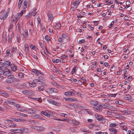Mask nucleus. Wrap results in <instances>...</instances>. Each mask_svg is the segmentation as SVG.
<instances>
[{"instance_id":"nucleus-1","label":"nucleus","mask_w":134,"mask_h":134,"mask_svg":"<svg viewBox=\"0 0 134 134\" xmlns=\"http://www.w3.org/2000/svg\"><path fill=\"white\" fill-rule=\"evenodd\" d=\"M42 82L41 80L36 79L33 80L32 82L29 81V83L30 87H34L36 86L37 84H40Z\"/></svg>"},{"instance_id":"nucleus-2","label":"nucleus","mask_w":134,"mask_h":134,"mask_svg":"<svg viewBox=\"0 0 134 134\" xmlns=\"http://www.w3.org/2000/svg\"><path fill=\"white\" fill-rule=\"evenodd\" d=\"M47 15L48 18V21L52 22L54 19L53 14L51 12L48 11L47 12Z\"/></svg>"},{"instance_id":"nucleus-3","label":"nucleus","mask_w":134,"mask_h":134,"mask_svg":"<svg viewBox=\"0 0 134 134\" xmlns=\"http://www.w3.org/2000/svg\"><path fill=\"white\" fill-rule=\"evenodd\" d=\"M47 101L48 103L55 106H59L61 104L60 103L55 102L51 99L47 100Z\"/></svg>"},{"instance_id":"nucleus-4","label":"nucleus","mask_w":134,"mask_h":134,"mask_svg":"<svg viewBox=\"0 0 134 134\" xmlns=\"http://www.w3.org/2000/svg\"><path fill=\"white\" fill-rule=\"evenodd\" d=\"M10 9H8L7 10L6 13L4 14L3 16L2 15H0V18L1 19L4 20L6 19L8 15V13L10 11Z\"/></svg>"},{"instance_id":"nucleus-5","label":"nucleus","mask_w":134,"mask_h":134,"mask_svg":"<svg viewBox=\"0 0 134 134\" xmlns=\"http://www.w3.org/2000/svg\"><path fill=\"white\" fill-rule=\"evenodd\" d=\"M64 99L66 101L69 102H76L78 101L75 98L64 97Z\"/></svg>"},{"instance_id":"nucleus-6","label":"nucleus","mask_w":134,"mask_h":134,"mask_svg":"<svg viewBox=\"0 0 134 134\" xmlns=\"http://www.w3.org/2000/svg\"><path fill=\"white\" fill-rule=\"evenodd\" d=\"M2 73L4 75H8L10 74V70L6 68H4Z\"/></svg>"},{"instance_id":"nucleus-7","label":"nucleus","mask_w":134,"mask_h":134,"mask_svg":"<svg viewBox=\"0 0 134 134\" xmlns=\"http://www.w3.org/2000/svg\"><path fill=\"white\" fill-rule=\"evenodd\" d=\"M32 72L36 75L38 76L39 75H43V73L41 71L35 69H32Z\"/></svg>"},{"instance_id":"nucleus-8","label":"nucleus","mask_w":134,"mask_h":134,"mask_svg":"<svg viewBox=\"0 0 134 134\" xmlns=\"http://www.w3.org/2000/svg\"><path fill=\"white\" fill-rule=\"evenodd\" d=\"M103 106L102 104H99L97 106L93 107L94 109L97 111H100L102 110Z\"/></svg>"},{"instance_id":"nucleus-9","label":"nucleus","mask_w":134,"mask_h":134,"mask_svg":"<svg viewBox=\"0 0 134 134\" xmlns=\"http://www.w3.org/2000/svg\"><path fill=\"white\" fill-rule=\"evenodd\" d=\"M42 85L41 86H39L38 87V90L39 91H42L44 90V89L47 88V85L46 84L43 85L42 83H41Z\"/></svg>"},{"instance_id":"nucleus-10","label":"nucleus","mask_w":134,"mask_h":134,"mask_svg":"<svg viewBox=\"0 0 134 134\" xmlns=\"http://www.w3.org/2000/svg\"><path fill=\"white\" fill-rule=\"evenodd\" d=\"M22 92L24 94L28 95H30L32 94V92L31 91H29L27 90L23 91H22Z\"/></svg>"},{"instance_id":"nucleus-11","label":"nucleus","mask_w":134,"mask_h":134,"mask_svg":"<svg viewBox=\"0 0 134 134\" xmlns=\"http://www.w3.org/2000/svg\"><path fill=\"white\" fill-rule=\"evenodd\" d=\"M10 67L12 70L14 71H15L17 70V67L13 63H12Z\"/></svg>"},{"instance_id":"nucleus-12","label":"nucleus","mask_w":134,"mask_h":134,"mask_svg":"<svg viewBox=\"0 0 134 134\" xmlns=\"http://www.w3.org/2000/svg\"><path fill=\"white\" fill-rule=\"evenodd\" d=\"M24 47L26 54H28L29 53V49L28 45L25 44H24Z\"/></svg>"},{"instance_id":"nucleus-13","label":"nucleus","mask_w":134,"mask_h":134,"mask_svg":"<svg viewBox=\"0 0 134 134\" xmlns=\"http://www.w3.org/2000/svg\"><path fill=\"white\" fill-rule=\"evenodd\" d=\"M3 122L7 124H10V123H13V121L11 120L8 119H4L3 121Z\"/></svg>"},{"instance_id":"nucleus-14","label":"nucleus","mask_w":134,"mask_h":134,"mask_svg":"<svg viewBox=\"0 0 134 134\" xmlns=\"http://www.w3.org/2000/svg\"><path fill=\"white\" fill-rule=\"evenodd\" d=\"M11 64L10 62L8 60L5 61L4 62V66H5L6 67L10 66Z\"/></svg>"},{"instance_id":"nucleus-15","label":"nucleus","mask_w":134,"mask_h":134,"mask_svg":"<svg viewBox=\"0 0 134 134\" xmlns=\"http://www.w3.org/2000/svg\"><path fill=\"white\" fill-rule=\"evenodd\" d=\"M71 123L74 126H76L77 125H79L80 124V122L79 121L75 120H72L71 121Z\"/></svg>"},{"instance_id":"nucleus-16","label":"nucleus","mask_w":134,"mask_h":134,"mask_svg":"<svg viewBox=\"0 0 134 134\" xmlns=\"http://www.w3.org/2000/svg\"><path fill=\"white\" fill-rule=\"evenodd\" d=\"M90 104L94 106L97 105L98 104V102L96 100H91L90 101Z\"/></svg>"},{"instance_id":"nucleus-17","label":"nucleus","mask_w":134,"mask_h":134,"mask_svg":"<svg viewBox=\"0 0 134 134\" xmlns=\"http://www.w3.org/2000/svg\"><path fill=\"white\" fill-rule=\"evenodd\" d=\"M25 129L24 128L20 127V129H18L17 132H16V133H23Z\"/></svg>"},{"instance_id":"nucleus-18","label":"nucleus","mask_w":134,"mask_h":134,"mask_svg":"<svg viewBox=\"0 0 134 134\" xmlns=\"http://www.w3.org/2000/svg\"><path fill=\"white\" fill-rule=\"evenodd\" d=\"M7 90L10 93H12L13 91V88L12 87H10L9 86H7L6 87Z\"/></svg>"},{"instance_id":"nucleus-19","label":"nucleus","mask_w":134,"mask_h":134,"mask_svg":"<svg viewBox=\"0 0 134 134\" xmlns=\"http://www.w3.org/2000/svg\"><path fill=\"white\" fill-rule=\"evenodd\" d=\"M54 25L55 26V29H59L61 26L60 23H56L55 25Z\"/></svg>"},{"instance_id":"nucleus-20","label":"nucleus","mask_w":134,"mask_h":134,"mask_svg":"<svg viewBox=\"0 0 134 134\" xmlns=\"http://www.w3.org/2000/svg\"><path fill=\"white\" fill-rule=\"evenodd\" d=\"M11 20L12 22L15 23L18 20V19L17 18L15 17V16H13L11 18Z\"/></svg>"},{"instance_id":"nucleus-21","label":"nucleus","mask_w":134,"mask_h":134,"mask_svg":"<svg viewBox=\"0 0 134 134\" xmlns=\"http://www.w3.org/2000/svg\"><path fill=\"white\" fill-rule=\"evenodd\" d=\"M109 130L111 132H112L113 133H116L118 132V130L114 128L110 129Z\"/></svg>"},{"instance_id":"nucleus-22","label":"nucleus","mask_w":134,"mask_h":134,"mask_svg":"<svg viewBox=\"0 0 134 134\" xmlns=\"http://www.w3.org/2000/svg\"><path fill=\"white\" fill-rule=\"evenodd\" d=\"M36 9L35 8H34L32 10V12L31 13L34 16H35L37 14V12H36Z\"/></svg>"},{"instance_id":"nucleus-23","label":"nucleus","mask_w":134,"mask_h":134,"mask_svg":"<svg viewBox=\"0 0 134 134\" xmlns=\"http://www.w3.org/2000/svg\"><path fill=\"white\" fill-rule=\"evenodd\" d=\"M17 48L16 47L13 46L12 49V50L11 51V52L12 53V54L15 53L16 52Z\"/></svg>"},{"instance_id":"nucleus-24","label":"nucleus","mask_w":134,"mask_h":134,"mask_svg":"<svg viewBox=\"0 0 134 134\" xmlns=\"http://www.w3.org/2000/svg\"><path fill=\"white\" fill-rule=\"evenodd\" d=\"M96 116L97 120L99 121L102 120L103 119L102 116H99L97 115H96Z\"/></svg>"},{"instance_id":"nucleus-25","label":"nucleus","mask_w":134,"mask_h":134,"mask_svg":"<svg viewBox=\"0 0 134 134\" xmlns=\"http://www.w3.org/2000/svg\"><path fill=\"white\" fill-rule=\"evenodd\" d=\"M44 39L47 41L49 42L51 40V38L48 36L47 35L46 36L44 37Z\"/></svg>"},{"instance_id":"nucleus-26","label":"nucleus","mask_w":134,"mask_h":134,"mask_svg":"<svg viewBox=\"0 0 134 134\" xmlns=\"http://www.w3.org/2000/svg\"><path fill=\"white\" fill-rule=\"evenodd\" d=\"M62 37L66 39L67 40L69 39L68 36L66 34H64L62 35Z\"/></svg>"},{"instance_id":"nucleus-27","label":"nucleus","mask_w":134,"mask_h":134,"mask_svg":"<svg viewBox=\"0 0 134 134\" xmlns=\"http://www.w3.org/2000/svg\"><path fill=\"white\" fill-rule=\"evenodd\" d=\"M16 126V125L15 124H13V123H10V124H8V126H9V127H15V126Z\"/></svg>"},{"instance_id":"nucleus-28","label":"nucleus","mask_w":134,"mask_h":134,"mask_svg":"<svg viewBox=\"0 0 134 134\" xmlns=\"http://www.w3.org/2000/svg\"><path fill=\"white\" fill-rule=\"evenodd\" d=\"M41 113L45 116H47L48 117H50V115L46 111H41Z\"/></svg>"},{"instance_id":"nucleus-29","label":"nucleus","mask_w":134,"mask_h":134,"mask_svg":"<svg viewBox=\"0 0 134 134\" xmlns=\"http://www.w3.org/2000/svg\"><path fill=\"white\" fill-rule=\"evenodd\" d=\"M80 3L79 0H76L73 3V5L74 6H76L78 5Z\"/></svg>"},{"instance_id":"nucleus-30","label":"nucleus","mask_w":134,"mask_h":134,"mask_svg":"<svg viewBox=\"0 0 134 134\" xmlns=\"http://www.w3.org/2000/svg\"><path fill=\"white\" fill-rule=\"evenodd\" d=\"M41 53L43 55L44 57H47V54L46 53L45 51L43 49L41 50Z\"/></svg>"},{"instance_id":"nucleus-31","label":"nucleus","mask_w":134,"mask_h":134,"mask_svg":"<svg viewBox=\"0 0 134 134\" xmlns=\"http://www.w3.org/2000/svg\"><path fill=\"white\" fill-rule=\"evenodd\" d=\"M28 111L29 113H30V114L34 113L36 112L35 110L31 109H29Z\"/></svg>"},{"instance_id":"nucleus-32","label":"nucleus","mask_w":134,"mask_h":134,"mask_svg":"<svg viewBox=\"0 0 134 134\" xmlns=\"http://www.w3.org/2000/svg\"><path fill=\"white\" fill-rule=\"evenodd\" d=\"M14 115L19 117V116H21V113L18 112H15L14 113Z\"/></svg>"},{"instance_id":"nucleus-33","label":"nucleus","mask_w":134,"mask_h":134,"mask_svg":"<svg viewBox=\"0 0 134 134\" xmlns=\"http://www.w3.org/2000/svg\"><path fill=\"white\" fill-rule=\"evenodd\" d=\"M81 131H82L83 132H86V133H90V131L88 130H86V129H84V128H82L81 129H80Z\"/></svg>"},{"instance_id":"nucleus-34","label":"nucleus","mask_w":134,"mask_h":134,"mask_svg":"<svg viewBox=\"0 0 134 134\" xmlns=\"http://www.w3.org/2000/svg\"><path fill=\"white\" fill-rule=\"evenodd\" d=\"M131 97V96L130 95L127 94L126 95V96L124 97V98L125 100H127L130 99Z\"/></svg>"},{"instance_id":"nucleus-35","label":"nucleus","mask_w":134,"mask_h":134,"mask_svg":"<svg viewBox=\"0 0 134 134\" xmlns=\"http://www.w3.org/2000/svg\"><path fill=\"white\" fill-rule=\"evenodd\" d=\"M8 42L9 43H12V35H8Z\"/></svg>"},{"instance_id":"nucleus-36","label":"nucleus","mask_w":134,"mask_h":134,"mask_svg":"<svg viewBox=\"0 0 134 134\" xmlns=\"http://www.w3.org/2000/svg\"><path fill=\"white\" fill-rule=\"evenodd\" d=\"M3 41L4 44L5 43L7 42V38L5 35L3 37Z\"/></svg>"},{"instance_id":"nucleus-37","label":"nucleus","mask_w":134,"mask_h":134,"mask_svg":"<svg viewBox=\"0 0 134 134\" xmlns=\"http://www.w3.org/2000/svg\"><path fill=\"white\" fill-rule=\"evenodd\" d=\"M24 74L23 73L20 72L18 74V76L19 77L23 78L24 77Z\"/></svg>"},{"instance_id":"nucleus-38","label":"nucleus","mask_w":134,"mask_h":134,"mask_svg":"<svg viewBox=\"0 0 134 134\" xmlns=\"http://www.w3.org/2000/svg\"><path fill=\"white\" fill-rule=\"evenodd\" d=\"M77 68V67L76 66H75L72 69L71 73L72 74L76 72V69Z\"/></svg>"},{"instance_id":"nucleus-39","label":"nucleus","mask_w":134,"mask_h":134,"mask_svg":"<svg viewBox=\"0 0 134 134\" xmlns=\"http://www.w3.org/2000/svg\"><path fill=\"white\" fill-rule=\"evenodd\" d=\"M118 125V124H116L111 123L110 124V127H113L116 126Z\"/></svg>"},{"instance_id":"nucleus-40","label":"nucleus","mask_w":134,"mask_h":134,"mask_svg":"<svg viewBox=\"0 0 134 134\" xmlns=\"http://www.w3.org/2000/svg\"><path fill=\"white\" fill-rule=\"evenodd\" d=\"M7 104L14 105L15 104V103L12 102L11 101L8 100L7 102Z\"/></svg>"},{"instance_id":"nucleus-41","label":"nucleus","mask_w":134,"mask_h":134,"mask_svg":"<svg viewBox=\"0 0 134 134\" xmlns=\"http://www.w3.org/2000/svg\"><path fill=\"white\" fill-rule=\"evenodd\" d=\"M116 95L117 94H109L108 95L109 97H115Z\"/></svg>"},{"instance_id":"nucleus-42","label":"nucleus","mask_w":134,"mask_h":134,"mask_svg":"<svg viewBox=\"0 0 134 134\" xmlns=\"http://www.w3.org/2000/svg\"><path fill=\"white\" fill-rule=\"evenodd\" d=\"M70 92L72 94V96L74 95L75 93H76V91L73 90H71Z\"/></svg>"},{"instance_id":"nucleus-43","label":"nucleus","mask_w":134,"mask_h":134,"mask_svg":"<svg viewBox=\"0 0 134 134\" xmlns=\"http://www.w3.org/2000/svg\"><path fill=\"white\" fill-rule=\"evenodd\" d=\"M0 126L4 129L7 128V127L5 124H0Z\"/></svg>"},{"instance_id":"nucleus-44","label":"nucleus","mask_w":134,"mask_h":134,"mask_svg":"<svg viewBox=\"0 0 134 134\" xmlns=\"http://www.w3.org/2000/svg\"><path fill=\"white\" fill-rule=\"evenodd\" d=\"M27 1H25L24 3V8L25 9L26 8L27 5Z\"/></svg>"},{"instance_id":"nucleus-45","label":"nucleus","mask_w":134,"mask_h":134,"mask_svg":"<svg viewBox=\"0 0 134 134\" xmlns=\"http://www.w3.org/2000/svg\"><path fill=\"white\" fill-rule=\"evenodd\" d=\"M58 41L60 43H62L63 42V39L61 37H59L58 38Z\"/></svg>"},{"instance_id":"nucleus-46","label":"nucleus","mask_w":134,"mask_h":134,"mask_svg":"<svg viewBox=\"0 0 134 134\" xmlns=\"http://www.w3.org/2000/svg\"><path fill=\"white\" fill-rule=\"evenodd\" d=\"M13 80L7 79L6 81L7 82L9 83H11L13 82Z\"/></svg>"},{"instance_id":"nucleus-47","label":"nucleus","mask_w":134,"mask_h":134,"mask_svg":"<svg viewBox=\"0 0 134 134\" xmlns=\"http://www.w3.org/2000/svg\"><path fill=\"white\" fill-rule=\"evenodd\" d=\"M64 94L65 96H67L68 95H69L70 96L72 95V94L70 92H65L64 93Z\"/></svg>"},{"instance_id":"nucleus-48","label":"nucleus","mask_w":134,"mask_h":134,"mask_svg":"<svg viewBox=\"0 0 134 134\" xmlns=\"http://www.w3.org/2000/svg\"><path fill=\"white\" fill-rule=\"evenodd\" d=\"M2 95L7 97H8L9 96V95L8 94L4 92H3Z\"/></svg>"},{"instance_id":"nucleus-49","label":"nucleus","mask_w":134,"mask_h":134,"mask_svg":"<svg viewBox=\"0 0 134 134\" xmlns=\"http://www.w3.org/2000/svg\"><path fill=\"white\" fill-rule=\"evenodd\" d=\"M37 20H38V22H37L38 25V26L40 25V27H41V24H40V22H41V19L39 18H37Z\"/></svg>"},{"instance_id":"nucleus-50","label":"nucleus","mask_w":134,"mask_h":134,"mask_svg":"<svg viewBox=\"0 0 134 134\" xmlns=\"http://www.w3.org/2000/svg\"><path fill=\"white\" fill-rule=\"evenodd\" d=\"M30 12L26 16V17L27 18H29L32 15H33Z\"/></svg>"},{"instance_id":"nucleus-51","label":"nucleus","mask_w":134,"mask_h":134,"mask_svg":"<svg viewBox=\"0 0 134 134\" xmlns=\"http://www.w3.org/2000/svg\"><path fill=\"white\" fill-rule=\"evenodd\" d=\"M6 53L7 55H10V50L9 49H7L6 50Z\"/></svg>"},{"instance_id":"nucleus-52","label":"nucleus","mask_w":134,"mask_h":134,"mask_svg":"<svg viewBox=\"0 0 134 134\" xmlns=\"http://www.w3.org/2000/svg\"><path fill=\"white\" fill-rule=\"evenodd\" d=\"M18 120V122H24V121H26V119H17Z\"/></svg>"},{"instance_id":"nucleus-53","label":"nucleus","mask_w":134,"mask_h":134,"mask_svg":"<svg viewBox=\"0 0 134 134\" xmlns=\"http://www.w3.org/2000/svg\"><path fill=\"white\" fill-rule=\"evenodd\" d=\"M51 2L50 1H49L47 2L46 4L47 7H49V6H50V5H51Z\"/></svg>"},{"instance_id":"nucleus-54","label":"nucleus","mask_w":134,"mask_h":134,"mask_svg":"<svg viewBox=\"0 0 134 134\" xmlns=\"http://www.w3.org/2000/svg\"><path fill=\"white\" fill-rule=\"evenodd\" d=\"M30 47L33 49H34L35 48V46L34 45L31 44H30Z\"/></svg>"},{"instance_id":"nucleus-55","label":"nucleus","mask_w":134,"mask_h":134,"mask_svg":"<svg viewBox=\"0 0 134 134\" xmlns=\"http://www.w3.org/2000/svg\"><path fill=\"white\" fill-rule=\"evenodd\" d=\"M94 126V124H92L91 125H89L88 126V127L90 129H92V127Z\"/></svg>"},{"instance_id":"nucleus-56","label":"nucleus","mask_w":134,"mask_h":134,"mask_svg":"<svg viewBox=\"0 0 134 134\" xmlns=\"http://www.w3.org/2000/svg\"><path fill=\"white\" fill-rule=\"evenodd\" d=\"M114 21H112L111 22V23L108 26L109 27V28H110L111 27H112V26H113V25L114 24Z\"/></svg>"},{"instance_id":"nucleus-57","label":"nucleus","mask_w":134,"mask_h":134,"mask_svg":"<svg viewBox=\"0 0 134 134\" xmlns=\"http://www.w3.org/2000/svg\"><path fill=\"white\" fill-rule=\"evenodd\" d=\"M4 66V63L0 62V67H1V70L2 69V68Z\"/></svg>"},{"instance_id":"nucleus-58","label":"nucleus","mask_w":134,"mask_h":134,"mask_svg":"<svg viewBox=\"0 0 134 134\" xmlns=\"http://www.w3.org/2000/svg\"><path fill=\"white\" fill-rule=\"evenodd\" d=\"M127 134H134V133L133 131L129 130L127 132Z\"/></svg>"},{"instance_id":"nucleus-59","label":"nucleus","mask_w":134,"mask_h":134,"mask_svg":"<svg viewBox=\"0 0 134 134\" xmlns=\"http://www.w3.org/2000/svg\"><path fill=\"white\" fill-rule=\"evenodd\" d=\"M121 128L122 129L125 131H126L127 130V127L125 126H123V127H121Z\"/></svg>"},{"instance_id":"nucleus-60","label":"nucleus","mask_w":134,"mask_h":134,"mask_svg":"<svg viewBox=\"0 0 134 134\" xmlns=\"http://www.w3.org/2000/svg\"><path fill=\"white\" fill-rule=\"evenodd\" d=\"M13 77H14L13 76V75H12L8 76V79H10H10H11V80H12V79H13Z\"/></svg>"},{"instance_id":"nucleus-61","label":"nucleus","mask_w":134,"mask_h":134,"mask_svg":"<svg viewBox=\"0 0 134 134\" xmlns=\"http://www.w3.org/2000/svg\"><path fill=\"white\" fill-rule=\"evenodd\" d=\"M7 103V105L4 106L5 108L6 109H10L9 106Z\"/></svg>"},{"instance_id":"nucleus-62","label":"nucleus","mask_w":134,"mask_h":134,"mask_svg":"<svg viewBox=\"0 0 134 134\" xmlns=\"http://www.w3.org/2000/svg\"><path fill=\"white\" fill-rule=\"evenodd\" d=\"M85 42V40H81L79 41V43L80 44H81L84 43Z\"/></svg>"},{"instance_id":"nucleus-63","label":"nucleus","mask_w":134,"mask_h":134,"mask_svg":"<svg viewBox=\"0 0 134 134\" xmlns=\"http://www.w3.org/2000/svg\"><path fill=\"white\" fill-rule=\"evenodd\" d=\"M67 57V55H64L60 56L59 57L62 58H66Z\"/></svg>"},{"instance_id":"nucleus-64","label":"nucleus","mask_w":134,"mask_h":134,"mask_svg":"<svg viewBox=\"0 0 134 134\" xmlns=\"http://www.w3.org/2000/svg\"><path fill=\"white\" fill-rule=\"evenodd\" d=\"M25 32V35L26 37H27L28 35V31L27 30H25L24 32Z\"/></svg>"}]
</instances>
